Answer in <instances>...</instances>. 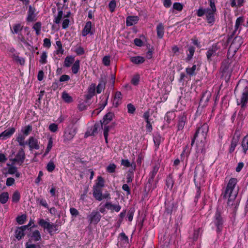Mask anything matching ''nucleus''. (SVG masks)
<instances>
[{"mask_svg":"<svg viewBox=\"0 0 248 248\" xmlns=\"http://www.w3.org/2000/svg\"><path fill=\"white\" fill-rule=\"evenodd\" d=\"M237 183V179L234 178L230 179L223 193L224 198L228 199V204L229 205H232V202L237 195V191L234 189Z\"/></svg>","mask_w":248,"mask_h":248,"instance_id":"nucleus-1","label":"nucleus"},{"mask_svg":"<svg viewBox=\"0 0 248 248\" xmlns=\"http://www.w3.org/2000/svg\"><path fill=\"white\" fill-rule=\"evenodd\" d=\"M208 130V125L206 123H204L201 127H199L196 131L192 140L191 146H193L196 140L197 142L203 144L205 142Z\"/></svg>","mask_w":248,"mask_h":248,"instance_id":"nucleus-2","label":"nucleus"},{"mask_svg":"<svg viewBox=\"0 0 248 248\" xmlns=\"http://www.w3.org/2000/svg\"><path fill=\"white\" fill-rule=\"evenodd\" d=\"M236 103L238 106H240L242 108L247 107L248 103V86L244 87L241 94L236 98Z\"/></svg>","mask_w":248,"mask_h":248,"instance_id":"nucleus-3","label":"nucleus"},{"mask_svg":"<svg viewBox=\"0 0 248 248\" xmlns=\"http://www.w3.org/2000/svg\"><path fill=\"white\" fill-rule=\"evenodd\" d=\"M77 132V128L73 125L67 126L64 130L63 135L64 141L71 140Z\"/></svg>","mask_w":248,"mask_h":248,"instance_id":"nucleus-4","label":"nucleus"},{"mask_svg":"<svg viewBox=\"0 0 248 248\" xmlns=\"http://www.w3.org/2000/svg\"><path fill=\"white\" fill-rule=\"evenodd\" d=\"M220 49L219 43H216L210 47L206 53L207 61L211 62L213 60V58L215 56L218 55L217 51Z\"/></svg>","mask_w":248,"mask_h":248,"instance_id":"nucleus-5","label":"nucleus"},{"mask_svg":"<svg viewBox=\"0 0 248 248\" xmlns=\"http://www.w3.org/2000/svg\"><path fill=\"white\" fill-rule=\"evenodd\" d=\"M205 175V170L204 167L202 165H199L197 166L195 170L194 171V180H197L200 182H204V178Z\"/></svg>","mask_w":248,"mask_h":248,"instance_id":"nucleus-6","label":"nucleus"},{"mask_svg":"<svg viewBox=\"0 0 248 248\" xmlns=\"http://www.w3.org/2000/svg\"><path fill=\"white\" fill-rule=\"evenodd\" d=\"M213 223L217 227V232H221L224 223V220L221 217L220 213L218 211L216 212Z\"/></svg>","mask_w":248,"mask_h":248,"instance_id":"nucleus-7","label":"nucleus"},{"mask_svg":"<svg viewBox=\"0 0 248 248\" xmlns=\"http://www.w3.org/2000/svg\"><path fill=\"white\" fill-rule=\"evenodd\" d=\"M101 216L99 212L93 211L88 216L87 219L90 224H96L100 220Z\"/></svg>","mask_w":248,"mask_h":248,"instance_id":"nucleus-8","label":"nucleus"},{"mask_svg":"<svg viewBox=\"0 0 248 248\" xmlns=\"http://www.w3.org/2000/svg\"><path fill=\"white\" fill-rule=\"evenodd\" d=\"M187 122L186 115L183 113L178 117V122L177 124V130H182Z\"/></svg>","mask_w":248,"mask_h":248,"instance_id":"nucleus-9","label":"nucleus"},{"mask_svg":"<svg viewBox=\"0 0 248 248\" xmlns=\"http://www.w3.org/2000/svg\"><path fill=\"white\" fill-rule=\"evenodd\" d=\"M25 158V153L24 150L23 148H21L13 159V162H16L18 164L21 165L24 162Z\"/></svg>","mask_w":248,"mask_h":248,"instance_id":"nucleus-10","label":"nucleus"},{"mask_svg":"<svg viewBox=\"0 0 248 248\" xmlns=\"http://www.w3.org/2000/svg\"><path fill=\"white\" fill-rule=\"evenodd\" d=\"M238 150L245 155L248 153V135L243 138Z\"/></svg>","mask_w":248,"mask_h":248,"instance_id":"nucleus-11","label":"nucleus"},{"mask_svg":"<svg viewBox=\"0 0 248 248\" xmlns=\"http://www.w3.org/2000/svg\"><path fill=\"white\" fill-rule=\"evenodd\" d=\"M28 144L30 150H38L40 148L38 140L33 137H30L28 140Z\"/></svg>","mask_w":248,"mask_h":248,"instance_id":"nucleus-12","label":"nucleus"},{"mask_svg":"<svg viewBox=\"0 0 248 248\" xmlns=\"http://www.w3.org/2000/svg\"><path fill=\"white\" fill-rule=\"evenodd\" d=\"M106 208L111 212H118L121 209V206L119 204H113L111 202H106L105 204Z\"/></svg>","mask_w":248,"mask_h":248,"instance_id":"nucleus-13","label":"nucleus"},{"mask_svg":"<svg viewBox=\"0 0 248 248\" xmlns=\"http://www.w3.org/2000/svg\"><path fill=\"white\" fill-rule=\"evenodd\" d=\"M245 18L243 16L238 17L235 21L234 32H236L237 31L239 32L242 29V26L244 24Z\"/></svg>","mask_w":248,"mask_h":248,"instance_id":"nucleus-14","label":"nucleus"},{"mask_svg":"<svg viewBox=\"0 0 248 248\" xmlns=\"http://www.w3.org/2000/svg\"><path fill=\"white\" fill-rule=\"evenodd\" d=\"M30 224L19 227L16 231L15 236L18 240L21 239L25 235L24 231L29 227Z\"/></svg>","mask_w":248,"mask_h":248,"instance_id":"nucleus-15","label":"nucleus"},{"mask_svg":"<svg viewBox=\"0 0 248 248\" xmlns=\"http://www.w3.org/2000/svg\"><path fill=\"white\" fill-rule=\"evenodd\" d=\"M92 22L91 21H87L82 30V35L83 36H86L88 34H93V32L92 31Z\"/></svg>","mask_w":248,"mask_h":248,"instance_id":"nucleus-16","label":"nucleus"},{"mask_svg":"<svg viewBox=\"0 0 248 248\" xmlns=\"http://www.w3.org/2000/svg\"><path fill=\"white\" fill-rule=\"evenodd\" d=\"M216 11H212L209 8L206 9V19L209 23H213L215 22V14Z\"/></svg>","mask_w":248,"mask_h":248,"instance_id":"nucleus-17","label":"nucleus"},{"mask_svg":"<svg viewBox=\"0 0 248 248\" xmlns=\"http://www.w3.org/2000/svg\"><path fill=\"white\" fill-rule=\"evenodd\" d=\"M93 197L97 201L102 200L103 194L101 188L93 187Z\"/></svg>","mask_w":248,"mask_h":248,"instance_id":"nucleus-18","label":"nucleus"},{"mask_svg":"<svg viewBox=\"0 0 248 248\" xmlns=\"http://www.w3.org/2000/svg\"><path fill=\"white\" fill-rule=\"evenodd\" d=\"M139 20L138 16H128L126 18V24L127 26H131L136 24Z\"/></svg>","mask_w":248,"mask_h":248,"instance_id":"nucleus-19","label":"nucleus"},{"mask_svg":"<svg viewBox=\"0 0 248 248\" xmlns=\"http://www.w3.org/2000/svg\"><path fill=\"white\" fill-rule=\"evenodd\" d=\"M16 131V129L12 127L10 129L5 130L1 133L2 138L4 140H5L11 137Z\"/></svg>","mask_w":248,"mask_h":248,"instance_id":"nucleus-20","label":"nucleus"},{"mask_svg":"<svg viewBox=\"0 0 248 248\" xmlns=\"http://www.w3.org/2000/svg\"><path fill=\"white\" fill-rule=\"evenodd\" d=\"M122 98V95L120 92H117L115 93L114 98L113 101V105L115 107H117L121 103Z\"/></svg>","mask_w":248,"mask_h":248,"instance_id":"nucleus-21","label":"nucleus"},{"mask_svg":"<svg viewBox=\"0 0 248 248\" xmlns=\"http://www.w3.org/2000/svg\"><path fill=\"white\" fill-rule=\"evenodd\" d=\"M35 15L34 14V10L32 8L31 6H29V11L28 12V16L27 17V20L28 22H32L35 20Z\"/></svg>","mask_w":248,"mask_h":248,"instance_id":"nucleus-22","label":"nucleus"},{"mask_svg":"<svg viewBox=\"0 0 248 248\" xmlns=\"http://www.w3.org/2000/svg\"><path fill=\"white\" fill-rule=\"evenodd\" d=\"M26 137V136L22 134L21 132L18 134L16 140L18 142L20 146H24L27 144V142L25 141Z\"/></svg>","mask_w":248,"mask_h":248,"instance_id":"nucleus-23","label":"nucleus"},{"mask_svg":"<svg viewBox=\"0 0 248 248\" xmlns=\"http://www.w3.org/2000/svg\"><path fill=\"white\" fill-rule=\"evenodd\" d=\"M130 61L134 64H139L145 62V58L140 56L132 57L130 58Z\"/></svg>","mask_w":248,"mask_h":248,"instance_id":"nucleus-24","label":"nucleus"},{"mask_svg":"<svg viewBox=\"0 0 248 248\" xmlns=\"http://www.w3.org/2000/svg\"><path fill=\"white\" fill-rule=\"evenodd\" d=\"M211 97V93L209 91H206L203 94L202 96L201 99V103L202 102H204L205 104L204 105L205 106L206 104L209 102L210 98Z\"/></svg>","mask_w":248,"mask_h":248,"instance_id":"nucleus-25","label":"nucleus"},{"mask_svg":"<svg viewBox=\"0 0 248 248\" xmlns=\"http://www.w3.org/2000/svg\"><path fill=\"white\" fill-rule=\"evenodd\" d=\"M243 44V39L240 36H237L234 38L231 46H234L237 49H238Z\"/></svg>","mask_w":248,"mask_h":248,"instance_id":"nucleus-26","label":"nucleus"},{"mask_svg":"<svg viewBox=\"0 0 248 248\" xmlns=\"http://www.w3.org/2000/svg\"><path fill=\"white\" fill-rule=\"evenodd\" d=\"M22 29L23 26L21 24L18 23L14 25L13 28L11 29V31L13 34H18L19 35Z\"/></svg>","mask_w":248,"mask_h":248,"instance_id":"nucleus-27","label":"nucleus"},{"mask_svg":"<svg viewBox=\"0 0 248 248\" xmlns=\"http://www.w3.org/2000/svg\"><path fill=\"white\" fill-rule=\"evenodd\" d=\"M75 62V58L72 56H67L64 60L63 66L65 67H70Z\"/></svg>","mask_w":248,"mask_h":248,"instance_id":"nucleus-28","label":"nucleus"},{"mask_svg":"<svg viewBox=\"0 0 248 248\" xmlns=\"http://www.w3.org/2000/svg\"><path fill=\"white\" fill-rule=\"evenodd\" d=\"M90 104V101L86 100L80 101L78 104V108L81 111L86 109Z\"/></svg>","mask_w":248,"mask_h":248,"instance_id":"nucleus-29","label":"nucleus"},{"mask_svg":"<svg viewBox=\"0 0 248 248\" xmlns=\"http://www.w3.org/2000/svg\"><path fill=\"white\" fill-rule=\"evenodd\" d=\"M156 32L157 37L162 38L164 33V29L162 23H159L156 27Z\"/></svg>","mask_w":248,"mask_h":248,"instance_id":"nucleus-30","label":"nucleus"},{"mask_svg":"<svg viewBox=\"0 0 248 248\" xmlns=\"http://www.w3.org/2000/svg\"><path fill=\"white\" fill-rule=\"evenodd\" d=\"M104 180L103 178L101 176H99L97 177V181L93 186V187L102 188L104 186Z\"/></svg>","mask_w":248,"mask_h":248,"instance_id":"nucleus-31","label":"nucleus"},{"mask_svg":"<svg viewBox=\"0 0 248 248\" xmlns=\"http://www.w3.org/2000/svg\"><path fill=\"white\" fill-rule=\"evenodd\" d=\"M8 173L10 174H15L16 178H19L20 176V173L17 171V169L16 167L10 166L8 168Z\"/></svg>","mask_w":248,"mask_h":248,"instance_id":"nucleus-32","label":"nucleus"},{"mask_svg":"<svg viewBox=\"0 0 248 248\" xmlns=\"http://www.w3.org/2000/svg\"><path fill=\"white\" fill-rule=\"evenodd\" d=\"M53 145V140L52 137H49L48 138V143L47 145L46 148V149L45 152L43 155V156H46L51 151Z\"/></svg>","mask_w":248,"mask_h":248,"instance_id":"nucleus-33","label":"nucleus"},{"mask_svg":"<svg viewBox=\"0 0 248 248\" xmlns=\"http://www.w3.org/2000/svg\"><path fill=\"white\" fill-rule=\"evenodd\" d=\"M153 140L156 150L158 148L162 138L159 134L157 133L154 136Z\"/></svg>","mask_w":248,"mask_h":248,"instance_id":"nucleus-34","label":"nucleus"},{"mask_svg":"<svg viewBox=\"0 0 248 248\" xmlns=\"http://www.w3.org/2000/svg\"><path fill=\"white\" fill-rule=\"evenodd\" d=\"M32 130V127L31 125H28L23 126L21 129V133L24 135L28 136Z\"/></svg>","mask_w":248,"mask_h":248,"instance_id":"nucleus-35","label":"nucleus"},{"mask_svg":"<svg viewBox=\"0 0 248 248\" xmlns=\"http://www.w3.org/2000/svg\"><path fill=\"white\" fill-rule=\"evenodd\" d=\"M80 68V61L78 60H76L72 66L71 70L74 74H77Z\"/></svg>","mask_w":248,"mask_h":248,"instance_id":"nucleus-36","label":"nucleus"},{"mask_svg":"<svg viewBox=\"0 0 248 248\" xmlns=\"http://www.w3.org/2000/svg\"><path fill=\"white\" fill-rule=\"evenodd\" d=\"M195 52V48L193 46H190L188 48V50L186 52L187 57L186 60L187 61H190L193 57Z\"/></svg>","mask_w":248,"mask_h":248,"instance_id":"nucleus-37","label":"nucleus"},{"mask_svg":"<svg viewBox=\"0 0 248 248\" xmlns=\"http://www.w3.org/2000/svg\"><path fill=\"white\" fill-rule=\"evenodd\" d=\"M62 98L66 103H69L73 101L72 97L65 91L62 92Z\"/></svg>","mask_w":248,"mask_h":248,"instance_id":"nucleus-38","label":"nucleus"},{"mask_svg":"<svg viewBox=\"0 0 248 248\" xmlns=\"http://www.w3.org/2000/svg\"><path fill=\"white\" fill-rule=\"evenodd\" d=\"M48 225L47 226V228L46 229L50 234H51L52 232L58 231V226L57 225L50 223H49Z\"/></svg>","mask_w":248,"mask_h":248,"instance_id":"nucleus-39","label":"nucleus"},{"mask_svg":"<svg viewBox=\"0 0 248 248\" xmlns=\"http://www.w3.org/2000/svg\"><path fill=\"white\" fill-rule=\"evenodd\" d=\"M244 0H230L231 6L234 7H241L243 5Z\"/></svg>","mask_w":248,"mask_h":248,"instance_id":"nucleus-40","label":"nucleus"},{"mask_svg":"<svg viewBox=\"0 0 248 248\" xmlns=\"http://www.w3.org/2000/svg\"><path fill=\"white\" fill-rule=\"evenodd\" d=\"M20 199V194L18 191H15L12 197V201L13 202L17 203Z\"/></svg>","mask_w":248,"mask_h":248,"instance_id":"nucleus-41","label":"nucleus"},{"mask_svg":"<svg viewBox=\"0 0 248 248\" xmlns=\"http://www.w3.org/2000/svg\"><path fill=\"white\" fill-rule=\"evenodd\" d=\"M41 28L42 24L40 22H37L33 25L32 28L35 31V33L37 35L40 34Z\"/></svg>","mask_w":248,"mask_h":248,"instance_id":"nucleus-42","label":"nucleus"},{"mask_svg":"<svg viewBox=\"0 0 248 248\" xmlns=\"http://www.w3.org/2000/svg\"><path fill=\"white\" fill-rule=\"evenodd\" d=\"M174 184V181L171 175H169L166 179V186L169 188H172Z\"/></svg>","mask_w":248,"mask_h":248,"instance_id":"nucleus-43","label":"nucleus"},{"mask_svg":"<svg viewBox=\"0 0 248 248\" xmlns=\"http://www.w3.org/2000/svg\"><path fill=\"white\" fill-rule=\"evenodd\" d=\"M196 69V65L194 64L191 67H187L186 71L187 75L189 76H192L195 75V71Z\"/></svg>","mask_w":248,"mask_h":248,"instance_id":"nucleus-44","label":"nucleus"},{"mask_svg":"<svg viewBox=\"0 0 248 248\" xmlns=\"http://www.w3.org/2000/svg\"><path fill=\"white\" fill-rule=\"evenodd\" d=\"M9 199V194L7 192H3L0 194V202L2 204L5 203Z\"/></svg>","mask_w":248,"mask_h":248,"instance_id":"nucleus-45","label":"nucleus"},{"mask_svg":"<svg viewBox=\"0 0 248 248\" xmlns=\"http://www.w3.org/2000/svg\"><path fill=\"white\" fill-rule=\"evenodd\" d=\"M237 145V139L233 138L232 140L231 145H230V146L229 148V152L230 153H232L234 151Z\"/></svg>","mask_w":248,"mask_h":248,"instance_id":"nucleus-46","label":"nucleus"},{"mask_svg":"<svg viewBox=\"0 0 248 248\" xmlns=\"http://www.w3.org/2000/svg\"><path fill=\"white\" fill-rule=\"evenodd\" d=\"M114 117V114L112 112H108L104 117V123L107 124L111 121Z\"/></svg>","mask_w":248,"mask_h":248,"instance_id":"nucleus-47","label":"nucleus"},{"mask_svg":"<svg viewBox=\"0 0 248 248\" xmlns=\"http://www.w3.org/2000/svg\"><path fill=\"white\" fill-rule=\"evenodd\" d=\"M31 237L34 241H38L41 239V235L39 232L38 230H35L34 231Z\"/></svg>","mask_w":248,"mask_h":248,"instance_id":"nucleus-48","label":"nucleus"},{"mask_svg":"<svg viewBox=\"0 0 248 248\" xmlns=\"http://www.w3.org/2000/svg\"><path fill=\"white\" fill-rule=\"evenodd\" d=\"M229 61H225L222 63L221 69L223 73L227 72L229 68Z\"/></svg>","mask_w":248,"mask_h":248,"instance_id":"nucleus-49","label":"nucleus"},{"mask_svg":"<svg viewBox=\"0 0 248 248\" xmlns=\"http://www.w3.org/2000/svg\"><path fill=\"white\" fill-rule=\"evenodd\" d=\"M63 16V12L62 10L58 11V14L55 16L54 22L56 24H59Z\"/></svg>","mask_w":248,"mask_h":248,"instance_id":"nucleus-50","label":"nucleus"},{"mask_svg":"<svg viewBox=\"0 0 248 248\" xmlns=\"http://www.w3.org/2000/svg\"><path fill=\"white\" fill-rule=\"evenodd\" d=\"M47 53L45 51L43 52L39 60L40 63L42 64H46L47 62Z\"/></svg>","mask_w":248,"mask_h":248,"instance_id":"nucleus-51","label":"nucleus"},{"mask_svg":"<svg viewBox=\"0 0 248 248\" xmlns=\"http://www.w3.org/2000/svg\"><path fill=\"white\" fill-rule=\"evenodd\" d=\"M140 77L139 75L137 74V75H134L131 79V84L134 86L138 85L140 82Z\"/></svg>","mask_w":248,"mask_h":248,"instance_id":"nucleus-52","label":"nucleus"},{"mask_svg":"<svg viewBox=\"0 0 248 248\" xmlns=\"http://www.w3.org/2000/svg\"><path fill=\"white\" fill-rule=\"evenodd\" d=\"M105 83L103 81H101L98 84L97 87H96V93H100L102 91L105 89Z\"/></svg>","mask_w":248,"mask_h":248,"instance_id":"nucleus-53","label":"nucleus"},{"mask_svg":"<svg viewBox=\"0 0 248 248\" xmlns=\"http://www.w3.org/2000/svg\"><path fill=\"white\" fill-rule=\"evenodd\" d=\"M56 167V166L54 162L52 161H50L46 165V168L48 171L49 172H52L55 168Z\"/></svg>","mask_w":248,"mask_h":248,"instance_id":"nucleus-54","label":"nucleus"},{"mask_svg":"<svg viewBox=\"0 0 248 248\" xmlns=\"http://www.w3.org/2000/svg\"><path fill=\"white\" fill-rule=\"evenodd\" d=\"M36 201L37 202L39 203L40 205L48 209V206L46 200L42 198H38Z\"/></svg>","mask_w":248,"mask_h":248,"instance_id":"nucleus-55","label":"nucleus"},{"mask_svg":"<svg viewBox=\"0 0 248 248\" xmlns=\"http://www.w3.org/2000/svg\"><path fill=\"white\" fill-rule=\"evenodd\" d=\"M116 165L114 163L110 164L106 169L107 171L109 173H113L115 171Z\"/></svg>","mask_w":248,"mask_h":248,"instance_id":"nucleus-56","label":"nucleus"},{"mask_svg":"<svg viewBox=\"0 0 248 248\" xmlns=\"http://www.w3.org/2000/svg\"><path fill=\"white\" fill-rule=\"evenodd\" d=\"M116 7V1L115 0H111L108 4V7L109 8L110 11L111 12H113L115 11Z\"/></svg>","mask_w":248,"mask_h":248,"instance_id":"nucleus-57","label":"nucleus"},{"mask_svg":"<svg viewBox=\"0 0 248 248\" xmlns=\"http://www.w3.org/2000/svg\"><path fill=\"white\" fill-rule=\"evenodd\" d=\"M96 89V85L94 83L91 84L88 89V93H89L93 94L95 95V91Z\"/></svg>","mask_w":248,"mask_h":248,"instance_id":"nucleus-58","label":"nucleus"},{"mask_svg":"<svg viewBox=\"0 0 248 248\" xmlns=\"http://www.w3.org/2000/svg\"><path fill=\"white\" fill-rule=\"evenodd\" d=\"M158 166H155V167H154L152 171L150 173V176L152 180L154 178L155 176L158 172Z\"/></svg>","mask_w":248,"mask_h":248,"instance_id":"nucleus-59","label":"nucleus"},{"mask_svg":"<svg viewBox=\"0 0 248 248\" xmlns=\"http://www.w3.org/2000/svg\"><path fill=\"white\" fill-rule=\"evenodd\" d=\"M26 219V216L22 215L20 216H18L16 217V221L19 224H23Z\"/></svg>","mask_w":248,"mask_h":248,"instance_id":"nucleus-60","label":"nucleus"},{"mask_svg":"<svg viewBox=\"0 0 248 248\" xmlns=\"http://www.w3.org/2000/svg\"><path fill=\"white\" fill-rule=\"evenodd\" d=\"M109 130V128L108 126H105L104 127V130H103V131H104L103 134H104V138L105 139V142L106 143H108V135Z\"/></svg>","mask_w":248,"mask_h":248,"instance_id":"nucleus-61","label":"nucleus"},{"mask_svg":"<svg viewBox=\"0 0 248 248\" xmlns=\"http://www.w3.org/2000/svg\"><path fill=\"white\" fill-rule=\"evenodd\" d=\"M173 8L176 10L181 11L183 10V5L181 3L175 2L173 4Z\"/></svg>","mask_w":248,"mask_h":248,"instance_id":"nucleus-62","label":"nucleus"},{"mask_svg":"<svg viewBox=\"0 0 248 248\" xmlns=\"http://www.w3.org/2000/svg\"><path fill=\"white\" fill-rule=\"evenodd\" d=\"M49 130L52 132H56L58 131V125L55 123L51 124L48 127Z\"/></svg>","mask_w":248,"mask_h":248,"instance_id":"nucleus-63","label":"nucleus"},{"mask_svg":"<svg viewBox=\"0 0 248 248\" xmlns=\"http://www.w3.org/2000/svg\"><path fill=\"white\" fill-rule=\"evenodd\" d=\"M127 111L129 113L133 114L135 112L136 108L134 105L132 104H128L127 106Z\"/></svg>","mask_w":248,"mask_h":248,"instance_id":"nucleus-64","label":"nucleus"}]
</instances>
